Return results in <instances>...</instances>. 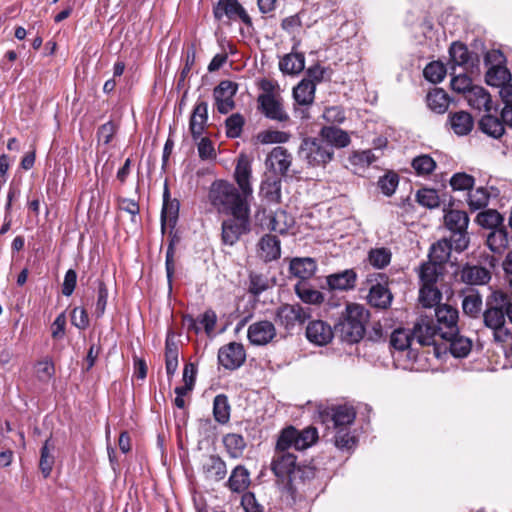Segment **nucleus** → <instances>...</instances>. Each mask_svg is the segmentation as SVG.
<instances>
[{"instance_id":"nucleus-1","label":"nucleus","mask_w":512,"mask_h":512,"mask_svg":"<svg viewBox=\"0 0 512 512\" xmlns=\"http://www.w3.org/2000/svg\"><path fill=\"white\" fill-rule=\"evenodd\" d=\"M253 194H209V201L226 218L221 223V242L235 245L251 232V202Z\"/></svg>"},{"instance_id":"nucleus-2","label":"nucleus","mask_w":512,"mask_h":512,"mask_svg":"<svg viewBox=\"0 0 512 512\" xmlns=\"http://www.w3.org/2000/svg\"><path fill=\"white\" fill-rule=\"evenodd\" d=\"M270 469L277 479V483L283 484V492L288 506L296 504L300 497L298 485L310 484L315 479L318 469L309 463H297L295 454H285L271 461Z\"/></svg>"},{"instance_id":"nucleus-3","label":"nucleus","mask_w":512,"mask_h":512,"mask_svg":"<svg viewBox=\"0 0 512 512\" xmlns=\"http://www.w3.org/2000/svg\"><path fill=\"white\" fill-rule=\"evenodd\" d=\"M370 313L364 306L348 303L342 317L334 325L335 335L348 344L359 343L366 335Z\"/></svg>"},{"instance_id":"nucleus-4","label":"nucleus","mask_w":512,"mask_h":512,"mask_svg":"<svg viewBox=\"0 0 512 512\" xmlns=\"http://www.w3.org/2000/svg\"><path fill=\"white\" fill-rule=\"evenodd\" d=\"M506 317L512 323V304L509 293L493 290L486 298V309L483 312V322L487 328H497L506 324Z\"/></svg>"},{"instance_id":"nucleus-5","label":"nucleus","mask_w":512,"mask_h":512,"mask_svg":"<svg viewBox=\"0 0 512 512\" xmlns=\"http://www.w3.org/2000/svg\"><path fill=\"white\" fill-rule=\"evenodd\" d=\"M298 157L309 167H325L333 160L334 150L320 137H307L299 146Z\"/></svg>"},{"instance_id":"nucleus-6","label":"nucleus","mask_w":512,"mask_h":512,"mask_svg":"<svg viewBox=\"0 0 512 512\" xmlns=\"http://www.w3.org/2000/svg\"><path fill=\"white\" fill-rule=\"evenodd\" d=\"M444 212V224L451 232L450 239L454 242V250L461 253L468 248L470 243L467 232L469 216L465 211L458 209H444Z\"/></svg>"},{"instance_id":"nucleus-7","label":"nucleus","mask_w":512,"mask_h":512,"mask_svg":"<svg viewBox=\"0 0 512 512\" xmlns=\"http://www.w3.org/2000/svg\"><path fill=\"white\" fill-rule=\"evenodd\" d=\"M367 282L372 283L368 294L369 304L379 309L389 308L393 295L388 288V275L385 273H373L368 276Z\"/></svg>"},{"instance_id":"nucleus-8","label":"nucleus","mask_w":512,"mask_h":512,"mask_svg":"<svg viewBox=\"0 0 512 512\" xmlns=\"http://www.w3.org/2000/svg\"><path fill=\"white\" fill-rule=\"evenodd\" d=\"M310 317V314L300 304H281L274 313V322L279 327H283L287 333L296 327L303 325Z\"/></svg>"},{"instance_id":"nucleus-9","label":"nucleus","mask_w":512,"mask_h":512,"mask_svg":"<svg viewBox=\"0 0 512 512\" xmlns=\"http://www.w3.org/2000/svg\"><path fill=\"white\" fill-rule=\"evenodd\" d=\"M487 65H491L486 72V83L494 87H502L511 79V74L503 65L504 56L500 51L488 52L485 56Z\"/></svg>"},{"instance_id":"nucleus-10","label":"nucleus","mask_w":512,"mask_h":512,"mask_svg":"<svg viewBox=\"0 0 512 512\" xmlns=\"http://www.w3.org/2000/svg\"><path fill=\"white\" fill-rule=\"evenodd\" d=\"M214 17L222 21L226 17L229 21H241L252 27L251 17L238 0H219L213 9Z\"/></svg>"},{"instance_id":"nucleus-11","label":"nucleus","mask_w":512,"mask_h":512,"mask_svg":"<svg viewBox=\"0 0 512 512\" xmlns=\"http://www.w3.org/2000/svg\"><path fill=\"white\" fill-rule=\"evenodd\" d=\"M246 360V351L243 344L231 342L222 346L218 351V362L227 370H236Z\"/></svg>"},{"instance_id":"nucleus-12","label":"nucleus","mask_w":512,"mask_h":512,"mask_svg":"<svg viewBox=\"0 0 512 512\" xmlns=\"http://www.w3.org/2000/svg\"><path fill=\"white\" fill-rule=\"evenodd\" d=\"M316 85L311 80H302L296 87L293 89V98L295 102L301 106L295 108V113L301 119L309 118L308 107L313 103L315 96Z\"/></svg>"},{"instance_id":"nucleus-13","label":"nucleus","mask_w":512,"mask_h":512,"mask_svg":"<svg viewBox=\"0 0 512 512\" xmlns=\"http://www.w3.org/2000/svg\"><path fill=\"white\" fill-rule=\"evenodd\" d=\"M456 276L459 277L460 282L470 286L486 285L492 278V274L489 269L469 262L461 265Z\"/></svg>"},{"instance_id":"nucleus-14","label":"nucleus","mask_w":512,"mask_h":512,"mask_svg":"<svg viewBox=\"0 0 512 512\" xmlns=\"http://www.w3.org/2000/svg\"><path fill=\"white\" fill-rule=\"evenodd\" d=\"M415 338L419 345L430 346L434 344V337L442 333V327L434 324L433 319L421 315L413 325Z\"/></svg>"},{"instance_id":"nucleus-15","label":"nucleus","mask_w":512,"mask_h":512,"mask_svg":"<svg viewBox=\"0 0 512 512\" xmlns=\"http://www.w3.org/2000/svg\"><path fill=\"white\" fill-rule=\"evenodd\" d=\"M276 335L275 324L268 320H261L251 324L247 331L248 340L254 346L267 345Z\"/></svg>"},{"instance_id":"nucleus-16","label":"nucleus","mask_w":512,"mask_h":512,"mask_svg":"<svg viewBox=\"0 0 512 512\" xmlns=\"http://www.w3.org/2000/svg\"><path fill=\"white\" fill-rule=\"evenodd\" d=\"M236 92L237 84L229 80L221 81L218 86L215 87L213 95L217 110L221 114H227L233 110L235 106L233 98Z\"/></svg>"},{"instance_id":"nucleus-17","label":"nucleus","mask_w":512,"mask_h":512,"mask_svg":"<svg viewBox=\"0 0 512 512\" xmlns=\"http://www.w3.org/2000/svg\"><path fill=\"white\" fill-rule=\"evenodd\" d=\"M258 103L262 113L269 119L278 122H285L289 119V115L283 108L281 98L272 93H265L258 97Z\"/></svg>"},{"instance_id":"nucleus-18","label":"nucleus","mask_w":512,"mask_h":512,"mask_svg":"<svg viewBox=\"0 0 512 512\" xmlns=\"http://www.w3.org/2000/svg\"><path fill=\"white\" fill-rule=\"evenodd\" d=\"M440 336L449 342V351L455 358L466 357L472 349V341L461 336L459 328H454L453 331H443Z\"/></svg>"},{"instance_id":"nucleus-19","label":"nucleus","mask_w":512,"mask_h":512,"mask_svg":"<svg viewBox=\"0 0 512 512\" xmlns=\"http://www.w3.org/2000/svg\"><path fill=\"white\" fill-rule=\"evenodd\" d=\"M234 177L241 192L253 191L252 162L248 155L242 153L238 156Z\"/></svg>"},{"instance_id":"nucleus-20","label":"nucleus","mask_w":512,"mask_h":512,"mask_svg":"<svg viewBox=\"0 0 512 512\" xmlns=\"http://www.w3.org/2000/svg\"><path fill=\"white\" fill-rule=\"evenodd\" d=\"M318 269L317 261L312 257H294L289 263L290 274L299 281H307L315 275Z\"/></svg>"},{"instance_id":"nucleus-21","label":"nucleus","mask_w":512,"mask_h":512,"mask_svg":"<svg viewBox=\"0 0 512 512\" xmlns=\"http://www.w3.org/2000/svg\"><path fill=\"white\" fill-rule=\"evenodd\" d=\"M357 273L354 269H346L326 276L329 291H349L356 287Z\"/></svg>"},{"instance_id":"nucleus-22","label":"nucleus","mask_w":512,"mask_h":512,"mask_svg":"<svg viewBox=\"0 0 512 512\" xmlns=\"http://www.w3.org/2000/svg\"><path fill=\"white\" fill-rule=\"evenodd\" d=\"M335 335L334 328L322 320H314L306 327V337L314 344L323 346L331 342Z\"/></svg>"},{"instance_id":"nucleus-23","label":"nucleus","mask_w":512,"mask_h":512,"mask_svg":"<svg viewBox=\"0 0 512 512\" xmlns=\"http://www.w3.org/2000/svg\"><path fill=\"white\" fill-rule=\"evenodd\" d=\"M414 339L416 338L413 328L412 330L397 328L392 332L390 336V345L399 351L408 350V358L416 361L418 353L413 348H411V343Z\"/></svg>"},{"instance_id":"nucleus-24","label":"nucleus","mask_w":512,"mask_h":512,"mask_svg":"<svg viewBox=\"0 0 512 512\" xmlns=\"http://www.w3.org/2000/svg\"><path fill=\"white\" fill-rule=\"evenodd\" d=\"M172 194H163V206L161 211V233L165 234L166 227L175 228L179 218L180 202L171 197Z\"/></svg>"},{"instance_id":"nucleus-25","label":"nucleus","mask_w":512,"mask_h":512,"mask_svg":"<svg viewBox=\"0 0 512 512\" xmlns=\"http://www.w3.org/2000/svg\"><path fill=\"white\" fill-rule=\"evenodd\" d=\"M181 241V236L175 228H170V231L168 233V246L166 251V259H165V269H166V276H167V283H168V289L169 292L172 291L173 288V277L175 273V250L176 245L179 244Z\"/></svg>"},{"instance_id":"nucleus-26","label":"nucleus","mask_w":512,"mask_h":512,"mask_svg":"<svg viewBox=\"0 0 512 512\" xmlns=\"http://www.w3.org/2000/svg\"><path fill=\"white\" fill-rule=\"evenodd\" d=\"M452 62L467 71H473L478 65V58L469 52L467 47L461 43H453L450 47Z\"/></svg>"},{"instance_id":"nucleus-27","label":"nucleus","mask_w":512,"mask_h":512,"mask_svg":"<svg viewBox=\"0 0 512 512\" xmlns=\"http://www.w3.org/2000/svg\"><path fill=\"white\" fill-rule=\"evenodd\" d=\"M319 137L333 150L345 148L351 142L349 134L335 126H324L319 132Z\"/></svg>"},{"instance_id":"nucleus-28","label":"nucleus","mask_w":512,"mask_h":512,"mask_svg":"<svg viewBox=\"0 0 512 512\" xmlns=\"http://www.w3.org/2000/svg\"><path fill=\"white\" fill-rule=\"evenodd\" d=\"M448 125L457 136H466L474 127V119L466 111L450 112L448 115Z\"/></svg>"},{"instance_id":"nucleus-29","label":"nucleus","mask_w":512,"mask_h":512,"mask_svg":"<svg viewBox=\"0 0 512 512\" xmlns=\"http://www.w3.org/2000/svg\"><path fill=\"white\" fill-rule=\"evenodd\" d=\"M251 484L250 472L244 465H237L231 472L225 486L233 493H245Z\"/></svg>"},{"instance_id":"nucleus-30","label":"nucleus","mask_w":512,"mask_h":512,"mask_svg":"<svg viewBox=\"0 0 512 512\" xmlns=\"http://www.w3.org/2000/svg\"><path fill=\"white\" fill-rule=\"evenodd\" d=\"M325 414L327 417L330 416L334 429L349 427L354 423L356 418L355 409L348 405L333 406L330 408V412H326Z\"/></svg>"},{"instance_id":"nucleus-31","label":"nucleus","mask_w":512,"mask_h":512,"mask_svg":"<svg viewBox=\"0 0 512 512\" xmlns=\"http://www.w3.org/2000/svg\"><path fill=\"white\" fill-rule=\"evenodd\" d=\"M298 429L292 425L283 428L277 438L275 445V454L272 460L285 454H291L288 450L290 448L296 449Z\"/></svg>"},{"instance_id":"nucleus-32","label":"nucleus","mask_w":512,"mask_h":512,"mask_svg":"<svg viewBox=\"0 0 512 512\" xmlns=\"http://www.w3.org/2000/svg\"><path fill=\"white\" fill-rule=\"evenodd\" d=\"M435 317L438 326L446 328L447 331H453L458 327L459 311L449 304L437 305L435 308Z\"/></svg>"},{"instance_id":"nucleus-33","label":"nucleus","mask_w":512,"mask_h":512,"mask_svg":"<svg viewBox=\"0 0 512 512\" xmlns=\"http://www.w3.org/2000/svg\"><path fill=\"white\" fill-rule=\"evenodd\" d=\"M202 471L206 479L216 482L222 481L227 474L225 461L217 454L209 455L206 462L202 465Z\"/></svg>"},{"instance_id":"nucleus-34","label":"nucleus","mask_w":512,"mask_h":512,"mask_svg":"<svg viewBox=\"0 0 512 512\" xmlns=\"http://www.w3.org/2000/svg\"><path fill=\"white\" fill-rule=\"evenodd\" d=\"M208 119V106L206 102H199L194 107L189 122V129L194 139H198L204 133Z\"/></svg>"},{"instance_id":"nucleus-35","label":"nucleus","mask_w":512,"mask_h":512,"mask_svg":"<svg viewBox=\"0 0 512 512\" xmlns=\"http://www.w3.org/2000/svg\"><path fill=\"white\" fill-rule=\"evenodd\" d=\"M510 241L511 237H509V232L505 225L491 230L486 238L488 248L497 254H502L508 248Z\"/></svg>"},{"instance_id":"nucleus-36","label":"nucleus","mask_w":512,"mask_h":512,"mask_svg":"<svg viewBox=\"0 0 512 512\" xmlns=\"http://www.w3.org/2000/svg\"><path fill=\"white\" fill-rule=\"evenodd\" d=\"M294 292L306 304L320 305L325 301L324 294L314 289L307 281H298L294 285Z\"/></svg>"},{"instance_id":"nucleus-37","label":"nucleus","mask_w":512,"mask_h":512,"mask_svg":"<svg viewBox=\"0 0 512 512\" xmlns=\"http://www.w3.org/2000/svg\"><path fill=\"white\" fill-rule=\"evenodd\" d=\"M465 292L467 294L462 300L463 313L470 318H478L482 310V296L478 290L473 288L461 291V293Z\"/></svg>"},{"instance_id":"nucleus-38","label":"nucleus","mask_w":512,"mask_h":512,"mask_svg":"<svg viewBox=\"0 0 512 512\" xmlns=\"http://www.w3.org/2000/svg\"><path fill=\"white\" fill-rule=\"evenodd\" d=\"M470 107L477 110H491V96L481 86H473L465 95Z\"/></svg>"},{"instance_id":"nucleus-39","label":"nucleus","mask_w":512,"mask_h":512,"mask_svg":"<svg viewBox=\"0 0 512 512\" xmlns=\"http://www.w3.org/2000/svg\"><path fill=\"white\" fill-rule=\"evenodd\" d=\"M262 251V258L267 262L277 260L281 256L280 240L272 234H265L258 243Z\"/></svg>"},{"instance_id":"nucleus-40","label":"nucleus","mask_w":512,"mask_h":512,"mask_svg":"<svg viewBox=\"0 0 512 512\" xmlns=\"http://www.w3.org/2000/svg\"><path fill=\"white\" fill-rule=\"evenodd\" d=\"M372 150L354 151L348 158V165L356 174L364 172L372 163L377 160Z\"/></svg>"},{"instance_id":"nucleus-41","label":"nucleus","mask_w":512,"mask_h":512,"mask_svg":"<svg viewBox=\"0 0 512 512\" xmlns=\"http://www.w3.org/2000/svg\"><path fill=\"white\" fill-rule=\"evenodd\" d=\"M454 249V242L450 238H443L433 243L429 251V259L442 265L448 261L451 251Z\"/></svg>"},{"instance_id":"nucleus-42","label":"nucleus","mask_w":512,"mask_h":512,"mask_svg":"<svg viewBox=\"0 0 512 512\" xmlns=\"http://www.w3.org/2000/svg\"><path fill=\"white\" fill-rule=\"evenodd\" d=\"M269 164L275 171L285 174L291 165V155L288 151L281 147H275L267 157Z\"/></svg>"},{"instance_id":"nucleus-43","label":"nucleus","mask_w":512,"mask_h":512,"mask_svg":"<svg viewBox=\"0 0 512 512\" xmlns=\"http://www.w3.org/2000/svg\"><path fill=\"white\" fill-rule=\"evenodd\" d=\"M231 406L226 394H218L213 400V416L216 422L221 425L227 424L230 420Z\"/></svg>"},{"instance_id":"nucleus-44","label":"nucleus","mask_w":512,"mask_h":512,"mask_svg":"<svg viewBox=\"0 0 512 512\" xmlns=\"http://www.w3.org/2000/svg\"><path fill=\"white\" fill-rule=\"evenodd\" d=\"M280 70L286 74H298L305 67V58L302 53H289L279 62Z\"/></svg>"},{"instance_id":"nucleus-45","label":"nucleus","mask_w":512,"mask_h":512,"mask_svg":"<svg viewBox=\"0 0 512 512\" xmlns=\"http://www.w3.org/2000/svg\"><path fill=\"white\" fill-rule=\"evenodd\" d=\"M475 221L479 226L490 231L504 225V217L495 209H486L479 212Z\"/></svg>"},{"instance_id":"nucleus-46","label":"nucleus","mask_w":512,"mask_h":512,"mask_svg":"<svg viewBox=\"0 0 512 512\" xmlns=\"http://www.w3.org/2000/svg\"><path fill=\"white\" fill-rule=\"evenodd\" d=\"M55 448L52 438L49 437L44 442L40 450L39 469L44 478H48L52 472L55 463V457L50 453V450Z\"/></svg>"},{"instance_id":"nucleus-47","label":"nucleus","mask_w":512,"mask_h":512,"mask_svg":"<svg viewBox=\"0 0 512 512\" xmlns=\"http://www.w3.org/2000/svg\"><path fill=\"white\" fill-rule=\"evenodd\" d=\"M428 107L438 113H444L449 106V98L447 93L440 88H435L430 91L426 97Z\"/></svg>"},{"instance_id":"nucleus-48","label":"nucleus","mask_w":512,"mask_h":512,"mask_svg":"<svg viewBox=\"0 0 512 512\" xmlns=\"http://www.w3.org/2000/svg\"><path fill=\"white\" fill-rule=\"evenodd\" d=\"M223 444L228 454L232 458L240 457L247 446L244 437L241 434L237 433L226 434L223 437Z\"/></svg>"},{"instance_id":"nucleus-49","label":"nucleus","mask_w":512,"mask_h":512,"mask_svg":"<svg viewBox=\"0 0 512 512\" xmlns=\"http://www.w3.org/2000/svg\"><path fill=\"white\" fill-rule=\"evenodd\" d=\"M480 130L493 138H500L504 132V125L502 121L492 115H485L479 121Z\"/></svg>"},{"instance_id":"nucleus-50","label":"nucleus","mask_w":512,"mask_h":512,"mask_svg":"<svg viewBox=\"0 0 512 512\" xmlns=\"http://www.w3.org/2000/svg\"><path fill=\"white\" fill-rule=\"evenodd\" d=\"M442 292L436 285H422L419 293V300L423 307L432 308L441 305Z\"/></svg>"},{"instance_id":"nucleus-51","label":"nucleus","mask_w":512,"mask_h":512,"mask_svg":"<svg viewBox=\"0 0 512 512\" xmlns=\"http://www.w3.org/2000/svg\"><path fill=\"white\" fill-rule=\"evenodd\" d=\"M358 443L355 435H352L349 427L335 429L334 444L342 451L353 450Z\"/></svg>"},{"instance_id":"nucleus-52","label":"nucleus","mask_w":512,"mask_h":512,"mask_svg":"<svg viewBox=\"0 0 512 512\" xmlns=\"http://www.w3.org/2000/svg\"><path fill=\"white\" fill-rule=\"evenodd\" d=\"M391 251L386 247L371 248L367 260L376 269H383L391 262Z\"/></svg>"},{"instance_id":"nucleus-53","label":"nucleus","mask_w":512,"mask_h":512,"mask_svg":"<svg viewBox=\"0 0 512 512\" xmlns=\"http://www.w3.org/2000/svg\"><path fill=\"white\" fill-rule=\"evenodd\" d=\"M438 263L432 260L421 264L419 278L422 285H436L440 272L437 269Z\"/></svg>"},{"instance_id":"nucleus-54","label":"nucleus","mask_w":512,"mask_h":512,"mask_svg":"<svg viewBox=\"0 0 512 512\" xmlns=\"http://www.w3.org/2000/svg\"><path fill=\"white\" fill-rule=\"evenodd\" d=\"M412 168L419 176H425L432 173L436 168L434 159L426 154L419 155L412 160Z\"/></svg>"},{"instance_id":"nucleus-55","label":"nucleus","mask_w":512,"mask_h":512,"mask_svg":"<svg viewBox=\"0 0 512 512\" xmlns=\"http://www.w3.org/2000/svg\"><path fill=\"white\" fill-rule=\"evenodd\" d=\"M318 440V431L315 427L309 426L298 430L296 450H304L312 446Z\"/></svg>"},{"instance_id":"nucleus-56","label":"nucleus","mask_w":512,"mask_h":512,"mask_svg":"<svg viewBox=\"0 0 512 512\" xmlns=\"http://www.w3.org/2000/svg\"><path fill=\"white\" fill-rule=\"evenodd\" d=\"M291 135L285 131L265 130L257 135V139L262 144H280L289 141Z\"/></svg>"},{"instance_id":"nucleus-57","label":"nucleus","mask_w":512,"mask_h":512,"mask_svg":"<svg viewBox=\"0 0 512 512\" xmlns=\"http://www.w3.org/2000/svg\"><path fill=\"white\" fill-rule=\"evenodd\" d=\"M108 300V288L103 280H97V300L95 304L94 315L97 319H100L106 310Z\"/></svg>"},{"instance_id":"nucleus-58","label":"nucleus","mask_w":512,"mask_h":512,"mask_svg":"<svg viewBox=\"0 0 512 512\" xmlns=\"http://www.w3.org/2000/svg\"><path fill=\"white\" fill-rule=\"evenodd\" d=\"M423 74L426 80L432 83H439L446 75V68L443 63L433 61L424 68Z\"/></svg>"},{"instance_id":"nucleus-59","label":"nucleus","mask_w":512,"mask_h":512,"mask_svg":"<svg viewBox=\"0 0 512 512\" xmlns=\"http://www.w3.org/2000/svg\"><path fill=\"white\" fill-rule=\"evenodd\" d=\"M474 183V178L464 172L456 173L450 179V185L455 191H471Z\"/></svg>"},{"instance_id":"nucleus-60","label":"nucleus","mask_w":512,"mask_h":512,"mask_svg":"<svg viewBox=\"0 0 512 512\" xmlns=\"http://www.w3.org/2000/svg\"><path fill=\"white\" fill-rule=\"evenodd\" d=\"M491 330L493 331V340L496 344H499L502 348L512 346V332L506 324Z\"/></svg>"},{"instance_id":"nucleus-61","label":"nucleus","mask_w":512,"mask_h":512,"mask_svg":"<svg viewBox=\"0 0 512 512\" xmlns=\"http://www.w3.org/2000/svg\"><path fill=\"white\" fill-rule=\"evenodd\" d=\"M269 288L268 280L262 274L251 273L249 276V292L255 296Z\"/></svg>"},{"instance_id":"nucleus-62","label":"nucleus","mask_w":512,"mask_h":512,"mask_svg":"<svg viewBox=\"0 0 512 512\" xmlns=\"http://www.w3.org/2000/svg\"><path fill=\"white\" fill-rule=\"evenodd\" d=\"M244 124V119L240 114H233L226 120V133L231 138L239 137Z\"/></svg>"},{"instance_id":"nucleus-63","label":"nucleus","mask_w":512,"mask_h":512,"mask_svg":"<svg viewBox=\"0 0 512 512\" xmlns=\"http://www.w3.org/2000/svg\"><path fill=\"white\" fill-rule=\"evenodd\" d=\"M472 87V80L465 73H459L451 79V88L457 93L465 95Z\"/></svg>"},{"instance_id":"nucleus-64","label":"nucleus","mask_w":512,"mask_h":512,"mask_svg":"<svg viewBox=\"0 0 512 512\" xmlns=\"http://www.w3.org/2000/svg\"><path fill=\"white\" fill-rule=\"evenodd\" d=\"M241 506L245 512H264V508L251 491H246L241 497Z\"/></svg>"}]
</instances>
